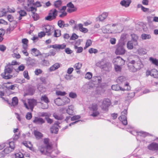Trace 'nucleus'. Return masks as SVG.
Returning <instances> with one entry per match:
<instances>
[{"label":"nucleus","mask_w":158,"mask_h":158,"mask_svg":"<svg viewBox=\"0 0 158 158\" xmlns=\"http://www.w3.org/2000/svg\"><path fill=\"white\" fill-rule=\"evenodd\" d=\"M53 116L56 119L58 120H62L63 118V116L62 115H60L56 113L53 114Z\"/></svg>","instance_id":"obj_30"},{"label":"nucleus","mask_w":158,"mask_h":158,"mask_svg":"<svg viewBox=\"0 0 158 158\" xmlns=\"http://www.w3.org/2000/svg\"><path fill=\"white\" fill-rule=\"evenodd\" d=\"M121 66L117 65L116 64H114V68L116 72H120L122 69Z\"/></svg>","instance_id":"obj_44"},{"label":"nucleus","mask_w":158,"mask_h":158,"mask_svg":"<svg viewBox=\"0 0 158 158\" xmlns=\"http://www.w3.org/2000/svg\"><path fill=\"white\" fill-rule=\"evenodd\" d=\"M151 38V35L150 34H143L141 35V38L143 40H149Z\"/></svg>","instance_id":"obj_31"},{"label":"nucleus","mask_w":158,"mask_h":158,"mask_svg":"<svg viewBox=\"0 0 158 158\" xmlns=\"http://www.w3.org/2000/svg\"><path fill=\"white\" fill-rule=\"evenodd\" d=\"M24 66L23 64H22L19 66L18 69H15V70L17 72V73L15 74V76H17L19 71H23L24 69Z\"/></svg>","instance_id":"obj_29"},{"label":"nucleus","mask_w":158,"mask_h":158,"mask_svg":"<svg viewBox=\"0 0 158 158\" xmlns=\"http://www.w3.org/2000/svg\"><path fill=\"white\" fill-rule=\"evenodd\" d=\"M38 89L40 91L44 92L45 91V88L42 85H39L38 87Z\"/></svg>","instance_id":"obj_62"},{"label":"nucleus","mask_w":158,"mask_h":158,"mask_svg":"<svg viewBox=\"0 0 158 158\" xmlns=\"http://www.w3.org/2000/svg\"><path fill=\"white\" fill-rule=\"evenodd\" d=\"M92 44V41L90 40H87L86 44L85 47L84 48V49L88 47L89 46Z\"/></svg>","instance_id":"obj_51"},{"label":"nucleus","mask_w":158,"mask_h":158,"mask_svg":"<svg viewBox=\"0 0 158 158\" xmlns=\"http://www.w3.org/2000/svg\"><path fill=\"white\" fill-rule=\"evenodd\" d=\"M149 134L147 132H145L140 131L138 132V135L145 137L147 136H148Z\"/></svg>","instance_id":"obj_42"},{"label":"nucleus","mask_w":158,"mask_h":158,"mask_svg":"<svg viewBox=\"0 0 158 158\" xmlns=\"http://www.w3.org/2000/svg\"><path fill=\"white\" fill-rule=\"evenodd\" d=\"M149 60L152 62V64L158 66V61L156 59L151 57L149 58Z\"/></svg>","instance_id":"obj_40"},{"label":"nucleus","mask_w":158,"mask_h":158,"mask_svg":"<svg viewBox=\"0 0 158 158\" xmlns=\"http://www.w3.org/2000/svg\"><path fill=\"white\" fill-rule=\"evenodd\" d=\"M78 27L79 30L81 32L83 33H86L88 32V30L87 29L83 27V25L81 23H79L78 24Z\"/></svg>","instance_id":"obj_25"},{"label":"nucleus","mask_w":158,"mask_h":158,"mask_svg":"<svg viewBox=\"0 0 158 158\" xmlns=\"http://www.w3.org/2000/svg\"><path fill=\"white\" fill-rule=\"evenodd\" d=\"M35 74L36 75H38L42 73V71L40 69H37L34 72Z\"/></svg>","instance_id":"obj_59"},{"label":"nucleus","mask_w":158,"mask_h":158,"mask_svg":"<svg viewBox=\"0 0 158 158\" xmlns=\"http://www.w3.org/2000/svg\"><path fill=\"white\" fill-rule=\"evenodd\" d=\"M33 122L36 124L41 125L45 123V120L41 118L35 117Z\"/></svg>","instance_id":"obj_16"},{"label":"nucleus","mask_w":158,"mask_h":158,"mask_svg":"<svg viewBox=\"0 0 158 158\" xmlns=\"http://www.w3.org/2000/svg\"><path fill=\"white\" fill-rule=\"evenodd\" d=\"M34 0H28L26 2V5L24 6V8L25 9L26 7H30L32 6V5H34Z\"/></svg>","instance_id":"obj_35"},{"label":"nucleus","mask_w":158,"mask_h":158,"mask_svg":"<svg viewBox=\"0 0 158 158\" xmlns=\"http://www.w3.org/2000/svg\"><path fill=\"white\" fill-rule=\"evenodd\" d=\"M65 92H62L60 91H57L56 92V94L57 95L64 96L66 94Z\"/></svg>","instance_id":"obj_55"},{"label":"nucleus","mask_w":158,"mask_h":158,"mask_svg":"<svg viewBox=\"0 0 158 158\" xmlns=\"http://www.w3.org/2000/svg\"><path fill=\"white\" fill-rule=\"evenodd\" d=\"M90 115L94 117L99 115L100 112L98 110V106L96 104H93L89 107Z\"/></svg>","instance_id":"obj_7"},{"label":"nucleus","mask_w":158,"mask_h":158,"mask_svg":"<svg viewBox=\"0 0 158 158\" xmlns=\"http://www.w3.org/2000/svg\"><path fill=\"white\" fill-rule=\"evenodd\" d=\"M89 52L90 54H92L93 53L95 54L98 52V50L96 49L91 48L89 49Z\"/></svg>","instance_id":"obj_50"},{"label":"nucleus","mask_w":158,"mask_h":158,"mask_svg":"<svg viewBox=\"0 0 158 158\" xmlns=\"http://www.w3.org/2000/svg\"><path fill=\"white\" fill-rule=\"evenodd\" d=\"M126 80L125 77L123 76H121L118 77L117 79V82L118 84H121L125 81Z\"/></svg>","instance_id":"obj_32"},{"label":"nucleus","mask_w":158,"mask_h":158,"mask_svg":"<svg viewBox=\"0 0 158 158\" xmlns=\"http://www.w3.org/2000/svg\"><path fill=\"white\" fill-rule=\"evenodd\" d=\"M64 23V21L61 20H59L58 22V26L61 28L63 27Z\"/></svg>","instance_id":"obj_53"},{"label":"nucleus","mask_w":158,"mask_h":158,"mask_svg":"<svg viewBox=\"0 0 158 158\" xmlns=\"http://www.w3.org/2000/svg\"><path fill=\"white\" fill-rule=\"evenodd\" d=\"M41 116L46 117H49L51 116V114L49 113L46 112H43L41 114Z\"/></svg>","instance_id":"obj_60"},{"label":"nucleus","mask_w":158,"mask_h":158,"mask_svg":"<svg viewBox=\"0 0 158 158\" xmlns=\"http://www.w3.org/2000/svg\"><path fill=\"white\" fill-rule=\"evenodd\" d=\"M6 49V47L4 45H0V50L2 52H4Z\"/></svg>","instance_id":"obj_64"},{"label":"nucleus","mask_w":158,"mask_h":158,"mask_svg":"<svg viewBox=\"0 0 158 158\" xmlns=\"http://www.w3.org/2000/svg\"><path fill=\"white\" fill-rule=\"evenodd\" d=\"M108 13L107 12H103L101 15H99L97 18L100 21H102L107 17Z\"/></svg>","instance_id":"obj_21"},{"label":"nucleus","mask_w":158,"mask_h":158,"mask_svg":"<svg viewBox=\"0 0 158 158\" xmlns=\"http://www.w3.org/2000/svg\"><path fill=\"white\" fill-rule=\"evenodd\" d=\"M111 104L110 100L108 98L105 99L103 101L102 104L100 106L102 109L104 111L108 110V107Z\"/></svg>","instance_id":"obj_9"},{"label":"nucleus","mask_w":158,"mask_h":158,"mask_svg":"<svg viewBox=\"0 0 158 158\" xmlns=\"http://www.w3.org/2000/svg\"><path fill=\"white\" fill-rule=\"evenodd\" d=\"M115 51V53L117 55H122L125 52V50L123 47L119 44H117Z\"/></svg>","instance_id":"obj_13"},{"label":"nucleus","mask_w":158,"mask_h":158,"mask_svg":"<svg viewBox=\"0 0 158 158\" xmlns=\"http://www.w3.org/2000/svg\"><path fill=\"white\" fill-rule=\"evenodd\" d=\"M108 26V25H107L106 26H104L102 27V30L103 33H111L110 31L109 30V29L107 27Z\"/></svg>","instance_id":"obj_39"},{"label":"nucleus","mask_w":158,"mask_h":158,"mask_svg":"<svg viewBox=\"0 0 158 158\" xmlns=\"http://www.w3.org/2000/svg\"><path fill=\"white\" fill-rule=\"evenodd\" d=\"M74 48L75 49L77 50L76 52L78 53H81L83 51V48L82 47H78L76 44L74 46Z\"/></svg>","instance_id":"obj_45"},{"label":"nucleus","mask_w":158,"mask_h":158,"mask_svg":"<svg viewBox=\"0 0 158 158\" xmlns=\"http://www.w3.org/2000/svg\"><path fill=\"white\" fill-rule=\"evenodd\" d=\"M58 131V129L57 126H56L55 125H53L50 128V131L52 133L56 134Z\"/></svg>","instance_id":"obj_27"},{"label":"nucleus","mask_w":158,"mask_h":158,"mask_svg":"<svg viewBox=\"0 0 158 158\" xmlns=\"http://www.w3.org/2000/svg\"><path fill=\"white\" fill-rule=\"evenodd\" d=\"M35 92V90L33 88H29L27 90L26 95H32Z\"/></svg>","instance_id":"obj_43"},{"label":"nucleus","mask_w":158,"mask_h":158,"mask_svg":"<svg viewBox=\"0 0 158 158\" xmlns=\"http://www.w3.org/2000/svg\"><path fill=\"white\" fill-rule=\"evenodd\" d=\"M60 67V65L58 63H56L50 68V71H54L59 68Z\"/></svg>","instance_id":"obj_26"},{"label":"nucleus","mask_w":158,"mask_h":158,"mask_svg":"<svg viewBox=\"0 0 158 158\" xmlns=\"http://www.w3.org/2000/svg\"><path fill=\"white\" fill-rule=\"evenodd\" d=\"M6 147L4 150L3 152L4 154H8L12 151L15 148L14 142H10L8 143H3L0 144V150L2 149L3 148Z\"/></svg>","instance_id":"obj_4"},{"label":"nucleus","mask_w":158,"mask_h":158,"mask_svg":"<svg viewBox=\"0 0 158 158\" xmlns=\"http://www.w3.org/2000/svg\"><path fill=\"white\" fill-rule=\"evenodd\" d=\"M147 148L151 151L156 152L158 151V143L152 142L147 146Z\"/></svg>","instance_id":"obj_14"},{"label":"nucleus","mask_w":158,"mask_h":158,"mask_svg":"<svg viewBox=\"0 0 158 158\" xmlns=\"http://www.w3.org/2000/svg\"><path fill=\"white\" fill-rule=\"evenodd\" d=\"M82 64L80 63H78L76 64L74 66V67L76 69L79 70L81 68Z\"/></svg>","instance_id":"obj_49"},{"label":"nucleus","mask_w":158,"mask_h":158,"mask_svg":"<svg viewBox=\"0 0 158 158\" xmlns=\"http://www.w3.org/2000/svg\"><path fill=\"white\" fill-rule=\"evenodd\" d=\"M115 64L122 66L124 65L125 61L120 56H118L114 59Z\"/></svg>","instance_id":"obj_19"},{"label":"nucleus","mask_w":158,"mask_h":158,"mask_svg":"<svg viewBox=\"0 0 158 158\" xmlns=\"http://www.w3.org/2000/svg\"><path fill=\"white\" fill-rule=\"evenodd\" d=\"M127 114V110L125 109L121 112V115L119 117V120L122 122V123L124 125L127 124L126 115Z\"/></svg>","instance_id":"obj_10"},{"label":"nucleus","mask_w":158,"mask_h":158,"mask_svg":"<svg viewBox=\"0 0 158 158\" xmlns=\"http://www.w3.org/2000/svg\"><path fill=\"white\" fill-rule=\"evenodd\" d=\"M81 118V116L79 115H76L73 116L71 118V120L73 121L79 119Z\"/></svg>","instance_id":"obj_52"},{"label":"nucleus","mask_w":158,"mask_h":158,"mask_svg":"<svg viewBox=\"0 0 158 158\" xmlns=\"http://www.w3.org/2000/svg\"><path fill=\"white\" fill-rule=\"evenodd\" d=\"M40 100L42 102H44L46 103H48L49 102L48 98L46 95L42 96L40 98Z\"/></svg>","instance_id":"obj_36"},{"label":"nucleus","mask_w":158,"mask_h":158,"mask_svg":"<svg viewBox=\"0 0 158 158\" xmlns=\"http://www.w3.org/2000/svg\"><path fill=\"white\" fill-rule=\"evenodd\" d=\"M18 99L17 97H14L12 99V104L13 106H15L17 105L18 103Z\"/></svg>","instance_id":"obj_41"},{"label":"nucleus","mask_w":158,"mask_h":158,"mask_svg":"<svg viewBox=\"0 0 158 158\" xmlns=\"http://www.w3.org/2000/svg\"><path fill=\"white\" fill-rule=\"evenodd\" d=\"M31 52V54L35 56H37L41 55V53L39 51L35 48L32 49Z\"/></svg>","instance_id":"obj_24"},{"label":"nucleus","mask_w":158,"mask_h":158,"mask_svg":"<svg viewBox=\"0 0 158 158\" xmlns=\"http://www.w3.org/2000/svg\"><path fill=\"white\" fill-rule=\"evenodd\" d=\"M129 83L128 82H126L125 84V86H127V88H123L119 86L118 85H113L112 86V89L114 90H119L122 91H124L126 90H129L130 89V87L129 86Z\"/></svg>","instance_id":"obj_11"},{"label":"nucleus","mask_w":158,"mask_h":158,"mask_svg":"<svg viewBox=\"0 0 158 158\" xmlns=\"http://www.w3.org/2000/svg\"><path fill=\"white\" fill-rule=\"evenodd\" d=\"M14 69L13 64H8L5 67L4 72L1 74V76L3 78L5 79H9L15 77V74L11 75L13 72Z\"/></svg>","instance_id":"obj_3"},{"label":"nucleus","mask_w":158,"mask_h":158,"mask_svg":"<svg viewBox=\"0 0 158 158\" xmlns=\"http://www.w3.org/2000/svg\"><path fill=\"white\" fill-rule=\"evenodd\" d=\"M43 29L48 35H51L54 31L53 28L52 26L49 25L44 26L43 28Z\"/></svg>","instance_id":"obj_15"},{"label":"nucleus","mask_w":158,"mask_h":158,"mask_svg":"<svg viewBox=\"0 0 158 158\" xmlns=\"http://www.w3.org/2000/svg\"><path fill=\"white\" fill-rule=\"evenodd\" d=\"M74 107L73 106L70 105L69 106L68 108L66 109V112L70 115H72L74 112Z\"/></svg>","instance_id":"obj_23"},{"label":"nucleus","mask_w":158,"mask_h":158,"mask_svg":"<svg viewBox=\"0 0 158 158\" xmlns=\"http://www.w3.org/2000/svg\"><path fill=\"white\" fill-rule=\"evenodd\" d=\"M70 99L66 97H63L62 98H58L54 100L55 103L58 106L64 105L69 103Z\"/></svg>","instance_id":"obj_6"},{"label":"nucleus","mask_w":158,"mask_h":158,"mask_svg":"<svg viewBox=\"0 0 158 158\" xmlns=\"http://www.w3.org/2000/svg\"><path fill=\"white\" fill-rule=\"evenodd\" d=\"M143 65L139 58L137 56V59L130 60L128 65L129 70L133 72H135L140 69Z\"/></svg>","instance_id":"obj_2"},{"label":"nucleus","mask_w":158,"mask_h":158,"mask_svg":"<svg viewBox=\"0 0 158 158\" xmlns=\"http://www.w3.org/2000/svg\"><path fill=\"white\" fill-rule=\"evenodd\" d=\"M58 11L55 9H52L50 10L48 15L45 17V19L48 21H51L55 19L57 15Z\"/></svg>","instance_id":"obj_8"},{"label":"nucleus","mask_w":158,"mask_h":158,"mask_svg":"<svg viewBox=\"0 0 158 158\" xmlns=\"http://www.w3.org/2000/svg\"><path fill=\"white\" fill-rule=\"evenodd\" d=\"M4 93L2 91H0V97L2 98L3 100H4L5 101L7 102H8V99H6L2 97L4 96Z\"/></svg>","instance_id":"obj_57"},{"label":"nucleus","mask_w":158,"mask_h":158,"mask_svg":"<svg viewBox=\"0 0 158 158\" xmlns=\"http://www.w3.org/2000/svg\"><path fill=\"white\" fill-rule=\"evenodd\" d=\"M131 36L132 38L131 40H132L134 42V46L138 45V43L137 40L138 39V36L135 34H131Z\"/></svg>","instance_id":"obj_22"},{"label":"nucleus","mask_w":158,"mask_h":158,"mask_svg":"<svg viewBox=\"0 0 158 158\" xmlns=\"http://www.w3.org/2000/svg\"><path fill=\"white\" fill-rule=\"evenodd\" d=\"M92 77V74L90 72H87L85 74V78L88 79H90Z\"/></svg>","instance_id":"obj_47"},{"label":"nucleus","mask_w":158,"mask_h":158,"mask_svg":"<svg viewBox=\"0 0 158 158\" xmlns=\"http://www.w3.org/2000/svg\"><path fill=\"white\" fill-rule=\"evenodd\" d=\"M78 36L76 34L73 33L71 36L70 38V40H75L78 38Z\"/></svg>","instance_id":"obj_63"},{"label":"nucleus","mask_w":158,"mask_h":158,"mask_svg":"<svg viewBox=\"0 0 158 158\" xmlns=\"http://www.w3.org/2000/svg\"><path fill=\"white\" fill-rule=\"evenodd\" d=\"M96 65L106 71H110L111 68V64L108 62H106L103 59L97 62Z\"/></svg>","instance_id":"obj_5"},{"label":"nucleus","mask_w":158,"mask_h":158,"mask_svg":"<svg viewBox=\"0 0 158 158\" xmlns=\"http://www.w3.org/2000/svg\"><path fill=\"white\" fill-rule=\"evenodd\" d=\"M34 134L36 138L38 139H40L43 136L42 134L38 131H35Z\"/></svg>","instance_id":"obj_28"},{"label":"nucleus","mask_w":158,"mask_h":158,"mask_svg":"<svg viewBox=\"0 0 158 158\" xmlns=\"http://www.w3.org/2000/svg\"><path fill=\"white\" fill-rule=\"evenodd\" d=\"M62 5V2L60 0H58L54 2V5L55 7L59 8Z\"/></svg>","instance_id":"obj_38"},{"label":"nucleus","mask_w":158,"mask_h":158,"mask_svg":"<svg viewBox=\"0 0 158 158\" xmlns=\"http://www.w3.org/2000/svg\"><path fill=\"white\" fill-rule=\"evenodd\" d=\"M131 2V0H123L120 2V4L122 6L127 7L129 6Z\"/></svg>","instance_id":"obj_20"},{"label":"nucleus","mask_w":158,"mask_h":158,"mask_svg":"<svg viewBox=\"0 0 158 158\" xmlns=\"http://www.w3.org/2000/svg\"><path fill=\"white\" fill-rule=\"evenodd\" d=\"M151 76L154 78H158V73L157 70L156 69L152 70Z\"/></svg>","instance_id":"obj_34"},{"label":"nucleus","mask_w":158,"mask_h":158,"mask_svg":"<svg viewBox=\"0 0 158 158\" xmlns=\"http://www.w3.org/2000/svg\"><path fill=\"white\" fill-rule=\"evenodd\" d=\"M48 139H45L44 140V145H42L39 147V150L42 154L47 155H50L52 157L56 156V150H53L51 145L48 143Z\"/></svg>","instance_id":"obj_1"},{"label":"nucleus","mask_w":158,"mask_h":158,"mask_svg":"<svg viewBox=\"0 0 158 158\" xmlns=\"http://www.w3.org/2000/svg\"><path fill=\"white\" fill-rule=\"evenodd\" d=\"M28 101L29 107L28 106L27 104L24 102V105L27 109H28L30 108L31 110H32L34 107L36 105V101L33 99H28Z\"/></svg>","instance_id":"obj_12"},{"label":"nucleus","mask_w":158,"mask_h":158,"mask_svg":"<svg viewBox=\"0 0 158 158\" xmlns=\"http://www.w3.org/2000/svg\"><path fill=\"white\" fill-rule=\"evenodd\" d=\"M34 6H35L36 7H39L42 6V5L40 2L39 1H36L34 3Z\"/></svg>","instance_id":"obj_58"},{"label":"nucleus","mask_w":158,"mask_h":158,"mask_svg":"<svg viewBox=\"0 0 158 158\" xmlns=\"http://www.w3.org/2000/svg\"><path fill=\"white\" fill-rule=\"evenodd\" d=\"M24 77L27 80H29L30 77L28 75V72L27 71H24L23 73Z\"/></svg>","instance_id":"obj_56"},{"label":"nucleus","mask_w":158,"mask_h":158,"mask_svg":"<svg viewBox=\"0 0 158 158\" xmlns=\"http://www.w3.org/2000/svg\"><path fill=\"white\" fill-rule=\"evenodd\" d=\"M66 45L65 44H55L53 45L50 46L49 48H52L54 49L57 50L60 49H63L65 48Z\"/></svg>","instance_id":"obj_18"},{"label":"nucleus","mask_w":158,"mask_h":158,"mask_svg":"<svg viewBox=\"0 0 158 158\" xmlns=\"http://www.w3.org/2000/svg\"><path fill=\"white\" fill-rule=\"evenodd\" d=\"M16 158H23V155L21 152H19L15 154Z\"/></svg>","instance_id":"obj_54"},{"label":"nucleus","mask_w":158,"mask_h":158,"mask_svg":"<svg viewBox=\"0 0 158 158\" xmlns=\"http://www.w3.org/2000/svg\"><path fill=\"white\" fill-rule=\"evenodd\" d=\"M69 97L72 98H74L77 97V95L75 93L73 92H70L69 94Z\"/></svg>","instance_id":"obj_61"},{"label":"nucleus","mask_w":158,"mask_h":158,"mask_svg":"<svg viewBox=\"0 0 158 158\" xmlns=\"http://www.w3.org/2000/svg\"><path fill=\"white\" fill-rule=\"evenodd\" d=\"M54 36L55 37H58L61 35V31L60 30H54Z\"/></svg>","instance_id":"obj_46"},{"label":"nucleus","mask_w":158,"mask_h":158,"mask_svg":"<svg viewBox=\"0 0 158 158\" xmlns=\"http://www.w3.org/2000/svg\"><path fill=\"white\" fill-rule=\"evenodd\" d=\"M25 9L28 11H31L34 13L36 12L37 10L36 8L32 6H31V7H26Z\"/></svg>","instance_id":"obj_37"},{"label":"nucleus","mask_w":158,"mask_h":158,"mask_svg":"<svg viewBox=\"0 0 158 158\" xmlns=\"http://www.w3.org/2000/svg\"><path fill=\"white\" fill-rule=\"evenodd\" d=\"M134 42L132 40L129 41L127 44V47L129 49H132L133 48Z\"/></svg>","instance_id":"obj_33"},{"label":"nucleus","mask_w":158,"mask_h":158,"mask_svg":"<svg viewBox=\"0 0 158 158\" xmlns=\"http://www.w3.org/2000/svg\"><path fill=\"white\" fill-rule=\"evenodd\" d=\"M94 86V84L91 82L86 83L83 86L82 90L85 92H87L88 89H91Z\"/></svg>","instance_id":"obj_17"},{"label":"nucleus","mask_w":158,"mask_h":158,"mask_svg":"<svg viewBox=\"0 0 158 158\" xmlns=\"http://www.w3.org/2000/svg\"><path fill=\"white\" fill-rule=\"evenodd\" d=\"M135 95V93L134 92L128 93L127 96V98L130 100L133 98Z\"/></svg>","instance_id":"obj_48"}]
</instances>
